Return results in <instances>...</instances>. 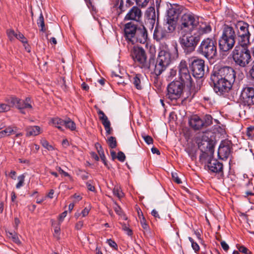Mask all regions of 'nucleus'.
I'll return each mask as SVG.
<instances>
[{
    "label": "nucleus",
    "instance_id": "obj_1",
    "mask_svg": "<svg viewBox=\"0 0 254 254\" xmlns=\"http://www.w3.org/2000/svg\"><path fill=\"white\" fill-rule=\"evenodd\" d=\"M178 57V52L177 47H174L169 49L166 45L164 49L160 50L155 63L154 59L151 63V67L146 68L151 71L156 77L160 75L168 67L172 60H176Z\"/></svg>",
    "mask_w": 254,
    "mask_h": 254
},
{
    "label": "nucleus",
    "instance_id": "obj_2",
    "mask_svg": "<svg viewBox=\"0 0 254 254\" xmlns=\"http://www.w3.org/2000/svg\"><path fill=\"white\" fill-rule=\"evenodd\" d=\"M236 34L232 27L225 26L219 40L220 49L227 52L232 49L235 43Z\"/></svg>",
    "mask_w": 254,
    "mask_h": 254
},
{
    "label": "nucleus",
    "instance_id": "obj_3",
    "mask_svg": "<svg viewBox=\"0 0 254 254\" xmlns=\"http://www.w3.org/2000/svg\"><path fill=\"white\" fill-rule=\"evenodd\" d=\"M179 42L187 54L193 52L200 41L198 36L193 31H186L181 34Z\"/></svg>",
    "mask_w": 254,
    "mask_h": 254
},
{
    "label": "nucleus",
    "instance_id": "obj_4",
    "mask_svg": "<svg viewBox=\"0 0 254 254\" xmlns=\"http://www.w3.org/2000/svg\"><path fill=\"white\" fill-rule=\"evenodd\" d=\"M198 16L191 12L184 13L180 20V28L181 34L186 31H193L199 24Z\"/></svg>",
    "mask_w": 254,
    "mask_h": 254
},
{
    "label": "nucleus",
    "instance_id": "obj_5",
    "mask_svg": "<svg viewBox=\"0 0 254 254\" xmlns=\"http://www.w3.org/2000/svg\"><path fill=\"white\" fill-rule=\"evenodd\" d=\"M130 56L133 61L137 63L141 68L145 69L151 67V63L153 61V58H149L147 62L146 52L142 48L134 46L131 50Z\"/></svg>",
    "mask_w": 254,
    "mask_h": 254
},
{
    "label": "nucleus",
    "instance_id": "obj_6",
    "mask_svg": "<svg viewBox=\"0 0 254 254\" xmlns=\"http://www.w3.org/2000/svg\"><path fill=\"white\" fill-rule=\"evenodd\" d=\"M200 54L207 59H213L217 54L216 42L210 38L204 39L198 48Z\"/></svg>",
    "mask_w": 254,
    "mask_h": 254
},
{
    "label": "nucleus",
    "instance_id": "obj_7",
    "mask_svg": "<svg viewBox=\"0 0 254 254\" xmlns=\"http://www.w3.org/2000/svg\"><path fill=\"white\" fill-rule=\"evenodd\" d=\"M233 58L237 64L245 67L250 62L251 56L247 48L236 47L233 51Z\"/></svg>",
    "mask_w": 254,
    "mask_h": 254
},
{
    "label": "nucleus",
    "instance_id": "obj_8",
    "mask_svg": "<svg viewBox=\"0 0 254 254\" xmlns=\"http://www.w3.org/2000/svg\"><path fill=\"white\" fill-rule=\"evenodd\" d=\"M198 147L202 152L200 159L203 160L214 153V144L213 141L205 135H203L200 140H197Z\"/></svg>",
    "mask_w": 254,
    "mask_h": 254
},
{
    "label": "nucleus",
    "instance_id": "obj_9",
    "mask_svg": "<svg viewBox=\"0 0 254 254\" xmlns=\"http://www.w3.org/2000/svg\"><path fill=\"white\" fill-rule=\"evenodd\" d=\"M211 76H215L218 78L225 79L226 81L234 82L235 80V72L234 70L228 66L220 67L215 66Z\"/></svg>",
    "mask_w": 254,
    "mask_h": 254
},
{
    "label": "nucleus",
    "instance_id": "obj_10",
    "mask_svg": "<svg viewBox=\"0 0 254 254\" xmlns=\"http://www.w3.org/2000/svg\"><path fill=\"white\" fill-rule=\"evenodd\" d=\"M184 86L180 81H172L168 86L167 98L171 101L179 99L183 93Z\"/></svg>",
    "mask_w": 254,
    "mask_h": 254
},
{
    "label": "nucleus",
    "instance_id": "obj_11",
    "mask_svg": "<svg viewBox=\"0 0 254 254\" xmlns=\"http://www.w3.org/2000/svg\"><path fill=\"white\" fill-rule=\"evenodd\" d=\"M211 80L214 84V90L219 95L228 92L231 89L232 84L234 83V82L218 78L215 76H211Z\"/></svg>",
    "mask_w": 254,
    "mask_h": 254
},
{
    "label": "nucleus",
    "instance_id": "obj_12",
    "mask_svg": "<svg viewBox=\"0 0 254 254\" xmlns=\"http://www.w3.org/2000/svg\"><path fill=\"white\" fill-rule=\"evenodd\" d=\"M178 68L180 81L183 83V85L185 86L191 87L192 86V79L186 62L184 60L181 61L179 65Z\"/></svg>",
    "mask_w": 254,
    "mask_h": 254
},
{
    "label": "nucleus",
    "instance_id": "obj_13",
    "mask_svg": "<svg viewBox=\"0 0 254 254\" xmlns=\"http://www.w3.org/2000/svg\"><path fill=\"white\" fill-rule=\"evenodd\" d=\"M191 67L193 75L196 78H200L204 75V61L196 57L191 59Z\"/></svg>",
    "mask_w": 254,
    "mask_h": 254
},
{
    "label": "nucleus",
    "instance_id": "obj_14",
    "mask_svg": "<svg viewBox=\"0 0 254 254\" xmlns=\"http://www.w3.org/2000/svg\"><path fill=\"white\" fill-rule=\"evenodd\" d=\"M201 160L207 164V167L209 171L220 174V176L223 175V164L217 160L213 159V155H209Z\"/></svg>",
    "mask_w": 254,
    "mask_h": 254
},
{
    "label": "nucleus",
    "instance_id": "obj_15",
    "mask_svg": "<svg viewBox=\"0 0 254 254\" xmlns=\"http://www.w3.org/2000/svg\"><path fill=\"white\" fill-rule=\"evenodd\" d=\"M242 97L245 104L250 106L254 104V88L247 87L242 92Z\"/></svg>",
    "mask_w": 254,
    "mask_h": 254
},
{
    "label": "nucleus",
    "instance_id": "obj_16",
    "mask_svg": "<svg viewBox=\"0 0 254 254\" xmlns=\"http://www.w3.org/2000/svg\"><path fill=\"white\" fill-rule=\"evenodd\" d=\"M147 38V30L143 25H141L140 27H138L136 32L135 36L133 38L131 43L134 44L135 43L138 42L144 44L146 41Z\"/></svg>",
    "mask_w": 254,
    "mask_h": 254
},
{
    "label": "nucleus",
    "instance_id": "obj_17",
    "mask_svg": "<svg viewBox=\"0 0 254 254\" xmlns=\"http://www.w3.org/2000/svg\"><path fill=\"white\" fill-rule=\"evenodd\" d=\"M138 28L135 24L131 22L127 23L125 25V35L128 42L131 43L133 38L135 36Z\"/></svg>",
    "mask_w": 254,
    "mask_h": 254
},
{
    "label": "nucleus",
    "instance_id": "obj_18",
    "mask_svg": "<svg viewBox=\"0 0 254 254\" xmlns=\"http://www.w3.org/2000/svg\"><path fill=\"white\" fill-rule=\"evenodd\" d=\"M142 16V12L139 8L133 6L127 12L125 17L127 20H134L139 21Z\"/></svg>",
    "mask_w": 254,
    "mask_h": 254
},
{
    "label": "nucleus",
    "instance_id": "obj_19",
    "mask_svg": "<svg viewBox=\"0 0 254 254\" xmlns=\"http://www.w3.org/2000/svg\"><path fill=\"white\" fill-rule=\"evenodd\" d=\"M211 31V27L208 23L205 22H199L197 26L193 30V31L196 36H198L199 39L204 34L210 32Z\"/></svg>",
    "mask_w": 254,
    "mask_h": 254
},
{
    "label": "nucleus",
    "instance_id": "obj_20",
    "mask_svg": "<svg viewBox=\"0 0 254 254\" xmlns=\"http://www.w3.org/2000/svg\"><path fill=\"white\" fill-rule=\"evenodd\" d=\"M231 153V148L228 143L220 144L218 150V155L220 159L224 160L227 159Z\"/></svg>",
    "mask_w": 254,
    "mask_h": 254
},
{
    "label": "nucleus",
    "instance_id": "obj_21",
    "mask_svg": "<svg viewBox=\"0 0 254 254\" xmlns=\"http://www.w3.org/2000/svg\"><path fill=\"white\" fill-rule=\"evenodd\" d=\"M97 113L99 115V118L104 126L106 133L107 135L110 134L112 129L111 127V123L104 112L100 109H98Z\"/></svg>",
    "mask_w": 254,
    "mask_h": 254
},
{
    "label": "nucleus",
    "instance_id": "obj_22",
    "mask_svg": "<svg viewBox=\"0 0 254 254\" xmlns=\"http://www.w3.org/2000/svg\"><path fill=\"white\" fill-rule=\"evenodd\" d=\"M168 36L167 29H165L163 27L157 25L155 28L153 37L156 41H159L164 38H166Z\"/></svg>",
    "mask_w": 254,
    "mask_h": 254
},
{
    "label": "nucleus",
    "instance_id": "obj_23",
    "mask_svg": "<svg viewBox=\"0 0 254 254\" xmlns=\"http://www.w3.org/2000/svg\"><path fill=\"white\" fill-rule=\"evenodd\" d=\"M190 126L194 130H199L203 127V121L197 116H192L189 121Z\"/></svg>",
    "mask_w": 254,
    "mask_h": 254
},
{
    "label": "nucleus",
    "instance_id": "obj_24",
    "mask_svg": "<svg viewBox=\"0 0 254 254\" xmlns=\"http://www.w3.org/2000/svg\"><path fill=\"white\" fill-rule=\"evenodd\" d=\"M17 127L14 126H8L4 130L0 131V138L10 136L16 133Z\"/></svg>",
    "mask_w": 254,
    "mask_h": 254
},
{
    "label": "nucleus",
    "instance_id": "obj_25",
    "mask_svg": "<svg viewBox=\"0 0 254 254\" xmlns=\"http://www.w3.org/2000/svg\"><path fill=\"white\" fill-rule=\"evenodd\" d=\"M146 15L147 20L153 26L155 23L156 18L155 8L153 7H149L146 10Z\"/></svg>",
    "mask_w": 254,
    "mask_h": 254
},
{
    "label": "nucleus",
    "instance_id": "obj_26",
    "mask_svg": "<svg viewBox=\"0 0 254 254\" xmlns=\"http://www.w3.org/2000/svg\"><path fill=\"white\" fill-rule=\"evenodd\" d=\"M26 135L36 136L40 134V127L39 126H30L26 128Z\"/></svg>",
    "mask_w": 254,
    "mask_h": 254
},
{
    "label": "nucleus",
    "instance_id": "obj_27",
    "mask_svg": "<svg viewBox=\"0 0 254 254\" xmlns=\"http://www.w3.org/2000/svg\"><path fill=\"white\" fill-rule=\"evenodd\" d=\"M31 100L30 98H26L25 100L20 101V104H18V109L19 110H23L24 109H32Z\"/></svg>",
    "mask_w": 254,
    "mask_h": 254
},
{
    "label": "nucleus",
    "instance_id": "obj_28",
    "mask_svg": "<svg viewBox=\"0 0 254 254\" xmlns=\"http://www.w3.org/2000/svg\"><path fill=\"white\" fill-rule=\"evenodd\" d=\"M168 18L167 19L170 21L175 22L176 20L178 17V11L175 8H171L168 10Z\"/></svg>",
    "mask_w": 254,
    "mask_h": 254
},
{
    "label": "nucleus",
    "instance_id": "obj_29",
    "mask_svg": "<svg viewBox=\"0 0 254 254\" xmlns=\"http://www.w3.org/2000/svg\"><path fill=\"white\" fill-rule=\"evenodd\" d=\"M250 36L246 35L244 36V34H242L241 36H239V43L241 48H247V46L250 43Z\"/></svg>",
    "mask_w": 254,
    "mask_h": 254
},
{
    "label": "nucleus",
    "instance_id": "obj_30",
    "mask_svg": "<svg viewBox=\"0 0 254 254\" xmlns=\"http://www.w3.org/2000/svg\"><path fill=\"white\" fill-rule=\"evenodd\" d=\"M20 99L15 97H10L5 100V101L9 106L10 108L13 106H15L18 108V104H20Z\"/></svg>",
    "mask_w": 254,
    "mask_h": 254
},
{
    "label": "nucleus",
    "instance_id": "obj_31",
    "mask_svg": "<svg viewBox=\"0 0 254 254\" xmlns=\"http://www.w3.org/2000/svg\"><path fill=\"white\" fill-rule=\"evenodd\" d=\"M140 74H136L132 77V79L131 80L136 88L138 90L142 89V86L141 85L140 81Z\"/></svg>",
    "mask_w": 254,
    "mask_h": 254
},
{
    "label": "nucleus",
    "instance_id": "obj_32",
    "mask_svg": "<svg viewBox=\"0 0 254 254\" xmlns=\"http://www.w3.org/2000/svg\"><path fill=\"white\" fill-rule=\"evenodd\" d=\"M175 22L173 21H170V20L167 19V22H166V23L164 24L163 27L165 29H167V31H168V33L169 32H172L175 29Z\"/></svg>",
    "mask_w": 254,
    "mask_h": 254
},
{
    "label": "nucleus",
    "instance_id": "obj_33",
    "mask_svg": "<svg viewBox=\"0 0 254 254\" xmlns=\"http://www.w3.org/2000/svg\"><path fill=\"white\" fill-rule=\"evenodd\" d=\"M64 126L71 130H74L76 128L75 123L70 119L64 120Z\"/></svg>",
    "mask_w": 254,
    "mask_h": 254
},
{
    "label": "nucleus",
    "instance_id": "obj_34",
    "mask_svg": "<svg viewBox=\"0 0 254 254\" xmlns=\"http://www.w3.org/2000/svg\"><path fill=\"white\" fill-rule=\"evenodd\" d=\"M64 120L59 118H55L52 120L53 125L58 128L62 130V126H64Z\"/></svg>",
    "mask_w": 254,
    "mask_h": 254
},
{
    "label": "nucleus",
    "instance_id": "obj_35",
    "mask_svg": "<svg viewBox=\"0 0 254 254\" xmlns=\"http://www.w3.org/2000/svg\"><path fill=\"white\" fill-rule=\"evenodd\" d=\"M202 121H203V127H207L212 124L213 119L210 115H206Z\"/></svg>",
    "mask_w": 254,
    "mask_h": 254
},
{
    "label": "nucleus",
    "instance_id": "obj_36",
    "mask_svg": "<svg viewBox=\"0 0 254 254\" xmlns=\"http://www.w3.org/2000/svg\"><path fill=\"white\" fill-rule=\"evenodd\" d=\"M140 222L142 228L144 230L145 232H149V227L148 225L146 223V221L143 215L142 214V218L140 217Z\"/></svg>",
    "mask_w": 254,
    "mask_h": 254
},
{
    "label": "nucleus",
    "instance_id": "obj_37",
    "mask_svg": "<svg viewBox=\"0 0 254 254\" xmlns=\"http://www.w3.org/2000/svg\"><path fill=\"white\" fill-rule=\"evenodd\" d=\"M7 235L9 238L12 239L13 242L17 244H20V241L19 239L17 234L15 233L8 232L7 234Z\"/></svg>",
    "mask_w": 254,
    "mask_h": 254
},
{
    "label": "nucleus",
    "instance_id": "obj_38",
    "mask_svg": "<svg viewBox=\"0 0 254 254\" xmlns=\"http://www.w3.org/2000/svg\"><path fill=\"white\" fill-rule=\"evenodd\" d=\"M37 24L39 26L41 27V31L43 32L45 31L46 29L45 28L44 19L42 12H41L40 16L37 20Z\"/></svg>",
    "mask_w": 254,
    "mask_h": 254
},
{
    "label": "nucleus",
    "instance_id": "obj_39",
    "mask_svg": "<svg viewBox=\"0 0 254 254\" xmlns=\"http://www.w3.org/2000/svg\"><path fill=\"white\" fill-rule=\"evenodd\" d=\"M109 147L111 148H115L117 146V141L116 138L110 136L107 140Z\"/></svg>",
    "mask_w": 254,
    "mask_h": 254
},
{
    "label": "nucleus",
    "instance_id": "obj_40",
    "mask_svg": "<svg viewBox=\"0 0 254 254\" xmlns=\"http://www.w3.org/2000/svg\"><path fill=\"white\" fill-rule=\"evenodd\" d=\"M242 34H244V36H245V35H250V33L247 26H242L240 27L239 36H241Z\"/></svg>",
    "mask_w": 254,
    "mask_h": 254
},
{
    "label": "nucleus",
    "instance_id": "obj_41",
    "mask_svg": "<svg viewBox=\"0 0 254 254\" xmlns=\"http://www.w3.org/2000/svg\"><path fill=\"white\" fill-rule=\"evenodd\" d=\"M25 177V176L24 174L21 175L18 177V182L16 185V189H20L23 186Z\"/></svg>",
    "mask_w": 254,
    "mask_h": 254
},
{
    "label": "nucleus",
    "instance_id": "obj_42",
    "mask_svg": "<svg viewBox=\"0 0 254 254\" xmlns=\"http://www.w3.org/2000/svg\"><path fill=\"white\" fill-rule=\"evenodd\" d=\"M41 143L42 145L47 150L49 151L54 150V147L51 145H50L46 140H41Z\"/></svg>",
    "mask_w": 254,
    "mask_h": 254
},
{
    "label": "nucleus",
    "instance_id": "obj_43",
    "mask_svg": "<svg viewBox=\"0 0 254 254\" xmlns=\"http://www.w3.org/2000/svg\"><path fill=\"white\" fill-rule=\"evenodd\" d=\"M113 193L114 195H116L119 198H122L124 195L123 192L118 187L114 188L113 190Z\"/></svg>",
    "mask_w": 254,
    "mask_h": 254
},
{
    "label": "nucleus",
    "instance_id": "obj_44",
    "mask_svg": "<svg viewBox=\"0 0 254 254\" xmlns=\"http://www.w3.org/2000/svg\"><path fill=\"white\" fill-rule=\"evenodd\" d=\"M7 35L9 40L12 41L14 38H16L17 32H15L12 29H9L7 30Z\"/></svg>",
    "mask_w": 254,
    "mask_h": 254
},
{
    "label": "nucleus",
    "instance_id": "obj_45",
    "mask_svg": "<svg viewBox=\"0 0 254 254\" xmlns=\"http://www.w3.org/2000/svg\"><path fill=\"white\" fill-rule=\"evenodd\" d=\"M189 240L190 242L191 243V247L194 251L196 252L199 250V246L197 244V243L194 242L193 239L191 237H189Z\"/></svg>",
    "mask_w": 254,
    "mask_h": 254
},
{
    "label": "nucleus",
    "instance_id": "obj_46",
    "mask_svg": "<svg viewBox=\"0 0 254 254\" xmlns=\"http://www.w3.org/2000/svg\"><path fill=\"white\" fill-rule=\"evenodd\" d=\"M10 108L7 103L0 104V112H4L10 110Z\"/></svg>",
    "mask_w": 254,
    "mask_h": 254
},
{
    "label": "nucleus",
    "instance_id": "obj_47",
    "mask_svg": "<svg viewBox=\"0 0 254 254\" xmlns=\"http://www.w3.org/2000/svg\"><path fill=\"white\" fill-rule=\"evenodd\" d=\"M16 38L20 40L23 44H27V40L25 38L24 35L19 32H17V35H16Z\"/></svg>",
    "mask_w": 254,
    "mask_h": 254
},
{
    "label": "nucleus",
    "instance_id": "obj_48",
    "mask_svg": "<svg viewBox=\"0 0 254 254\" xmlns=\"http://www.w3.org/2000/svg\"><path fill=\"white\" fill-rule=\"evenodd\" d=\"M239 251L245 254H251V252L245 247L243 246L237 247Z\"/></svg>",
    "mask_w": 254,
    "mask_h": 254
},
{
    "label": "nucleus",
    "instance_id": "obj_49",
    "mask_svg": "<svg viewBox=\"0 0 254 254\" xmlns=\"http://www.w3.org/2000/svg\"><path fill=\"white\" fill-rule=\"evenodd\" d=\"M172 177L173 181L178 184H181L182 181L179 178L178 174L176 172L172 173Z\"/></svg>",
    "mask_w": 254,
    "mask_h": 254
},
{
    "label": "nucleus",
    "instance_id": "obj_50",
    "mask_svg": "<svg viewBox=\"0 0 254 254\" xmlns=\"http://www.w3.org/2000/svg\"><path fill=\"white\" fill-rule=\"evenodd\" d=\"M136 4L142 7H144L147 5L149 0H135Z\"/></svg>",
    "mask_w": 254,
    "mask_h": 254
},
{
    "label": "nucleus",
    "instance_id": "obj_51",
    "mask_svg": "<svg viewBox=\"0 0 254 254\" xmlns=\"http://www.w3.org/2000/svg\"><path fill=\"white\" fill-rule=\"evenodd\" d=\"M143 138L145 141V142L148 144H150L153 143V139L149 135H144L143 136Z\"/></svg>",
    "mask_w": 254,
    "mask_h": 254
},
{
    "label": "nucleus",
    "instance_id": "obj_52",
    "mask_svg": "<svg viewBox=\"0 0 254 254\" xmlns=\"http://www.w3.org/2000/svg\"><path fill=\"white\" fill-rule=\"evenodd\" d=\"M123 230L126 232L128 236H131L132 234V231L129 229L126 224L122 225Z\"/></svg>",
    "mask_w": 254,
    "mask_h": 254
},
{
    "label": "nucleus",
    "instance_id": "obj_53",
    "mask_svg": "<svg viewBox=\"0 0 254 254\" xmlns=\"http://www.w3.org/2000/svg\"><path fill=\"white\" fill-rule=\"evenodd\" d=\"M117 158L119 161L121 162H124L125 160L126 156L125 154L123 152L120 151L118 153Z\"/></svg>",
    "mask_w": 254,
    "mask_h": 254
},
{
    "label": "nucleus",
    "instance_id": "obj_54",
    "mask_svg": "<svg viewBox=\"0 0 254 254\" xmlns=\"http://www.w3.org/2000/svg\"><path fill=\"white\" fill-rule=\"evenodd\" d=\"M56 170L58 171L61 174H63L64 176L68 177L70 180L72 179V178L68 174V173L64 171L63 169H61L60 167H57L56 168Z\"/></svg>",
    "mask_w": 254,
    "mask_h": 254
},
{
    "label": "nucleus",
    "instance_id": "obj_55",
    "mask_svg": "<svg viewBox=\"0 0 254 254\" xmlns=\"http://www.w3.org/2000/svg\"><path fill=\"white\" fill-rule=\"evenodd\" d=\"M60 227L59 226H56L55 228L54 232V236L57 238V239H60Z\"/></svg>",
    "mask_w": 254,
    "mask_h": 254
},
{
    "label": "nucleus",
    "instance_id": "obj_56",
    "mask_svg": "<svg viewBox=\"0 0 254 254\" xmlns=\"http://www.w3.org/2000/svg\"><path fill=\"white\" fill-rule=\"evenodd\" d=\"M221 246L225 251H227L229 249L228 245L225 241L221 242Z\"/></svg>",
    "mask_w": 254,
    "mask_h": 254
},
{
    "label": "nucleus",
    "instance_id": "obj_57",
    "mask_svg": "<svg viewBox=\"0 0 254 254\" xmlns=\"http://www.w3.org/2000/svg\"><path fill=\"white\" fill-rule=\"evenodd\" d=\"M114 210L115 212L119 215H121L122 214V211L120 207L117 205L116 204L115 206L114 207Z\"/></svg>",
    "mask_w": 254,
    "mask_h": 254
},
{
    "label": "nucleus",
    "instance_id": "obj_58",
    "mask_svg": "<svg viewBox=\"0 0 254 254\" xmlns=\"http://www.w3.org/2000/svg\"><path fill=\"white\" fill-rule=\"evenodd\" d=\"M83 225V222L82 221H78L75 225L76 230H80Z\"/></svg>",
    "mask_w": 254,
    "mask_h": 254
},
{
    "label": "nucleus",
    "instance_id": "obj_59",
    "mask_svg": "<svg viewBox=\"0 0 254 254\" xmlns=\"http://www.w3.org/2000/svg\"><path fill=\"white\" fill-rule=\"evenodd\" d=\"M96 147L99 155L101 154V152H104L103 148L99 143H97L96 144Z\"/></svg>",
    "mask_w": 254,
    "mask_h": 254
},
{
    "label": "nucleus",
    "instance_id": "obj_60",
    "mask_svg": "<svg viewBox=\"0 0 254 254\" xmlns=\"http://www.w3.org/2000/svg\"><path fill=\"white\" fill-rule=\"evenodd\" d=\"M108 243L112 248H116L117 247V244L111 239L108 240Z\"/></svg>",
    "mask_w": 254,
    "mask_h": 254
},
{
    "label": "nucleus",
    "instance_id": "obj_61",
    "mask_svg": "<svg viewBox=\"0 0 254 254\" xmlns=\"http://www.w3.org/2000/svg\"><path fill=\"white\" fill-rule=\"evenodd\" d=\"M89 210L87 208H85L81 212L83 217L87 216L89 213Z\"/></svg>",
    "mask_w": 254,
    "mask_h": 254
},
{
    "label": "nucleus",
    "instance_id": "obj_62",
    "mask_svg": "<svg viewBox=\"0 0 254 254\" xmlns=\"http://www.w3.org/2000/svg\"><path fill=\"white\" fill-rule=\"evenodd\" d=\"M72 197L75 199V201L77 202L80 200L82 199V197L80 194H78L77 193H75Z\"/></svg>",
    "mask_w": 254,
    "mask_h": 254
},
{
    "label": "nucleus",
    "instance_id": "obj_63",
    "mask_svg": "<svg viewBox=\"0 0 254 254\" xmlns=\"http://www.w3.org/2000/svg\"><path fill=\"white\" fill-rule=\"evenodd\" d=\"M67 214V211H65L64 212H63L60 216H59V220L60 221H62L64 219L65 217Z\"/></svg>",
    "mask_w": 254,
    "mask_h": 254
},
{
    "label": "nucleus",
    "instance_id": "obj_64",
    "mask_svg": "<svg viewBox=\"0 0 254 254\" xmlns=\"http://www.w3.org/2000/svg\"><path fill=\"white\" fill-rule=\"evenodd\" d=\"M151 214L154 216L155 217V218H159L160 217H159V215L158 214V212L155 210V209H153L152 212H151Z\"/></svg>",
    "mask_w": 254,
    "mask_h": 254
}]
</instances>
